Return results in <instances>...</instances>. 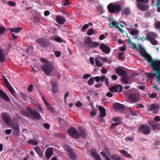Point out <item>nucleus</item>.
Here are the masks:
<instances>
[{
	"instance_id": "6e6d98bb",
	"label": "nucleus",
	"mask_w": 160,
	"mask_h": 160,
	"mask_svg": "<svg viewBox=\"0 0 160 160\" xmlns=\"http://www.w3.org/2000/svg\"><path fill=\"white\" fill-rule=\"evenodd\" d=\"M55 56L57 57H59L61 55V52L59 51H56L54 52Z\"/></svg>"
},
{
	"instance_id": "ea45409f",
	"label": "nucleus",
	"mask_w": 160,
	"mask_h": 160,
	"mask_svg": "<svg viewBox=\"0 0 160 160\" xmlns=\"http://www.w3.org/2000/svg\"><path fill=\"white\" fill-rule=\"evenodd\" d=\"M33 48L32 47H29L27 48L26 51V53L29 55H31L32 53V50Z\"/></svg>"
},
{
	"instance_id": "4c0bfd02",
	"label": "nucleus",
	"mask_w": 160,
	"mask_h": 160,
	"mask_svg": "<svg viewBox=\"0 0 160 160\" xmlns=\"http://www.w3.org/2000/svg\"><path fill=\"white\" fill-rule=\"evenodd\" d=\"M120 152L123 155L125 156L127 158H131L132 156L131 155L129 154L127 152L124 150H121L120 151Z\"/></svg>"
},
{
	"instance_id": "9d476101",
	"label": "nucleus",
	"mask_w": 160,
	"mask_h": 160,
	"mask_svg": "<svg viewBox=\"0 0 160 160\" xmlns=\"http://www.w3.org/2000/svg\"><path fill=\"white\" fill-rule=\"evenodd\" d=\"M138 130L144 134H147L151 132L148 125H144L141 124L139 126Z\"/></svg>"
},
{
	"instance_id": "473e14b6",
	"label": "nucleus",
	"mask_w": 160,
	"mask_h": 160,
	"mask_svg": "<svg viewBox=\"0 0 160 160\" xmlns=\"http://www.w3.org/2000/svg\"><path fill=\"white\" fill-rule=\"evenodd\" d=\"M111 158L113 160H125L123 158H121L120 156L117 154L112 155Z\"/></svg>"
},
{
	"instance_id": "f03ea898",
	"label": "nucleus",
	"mask_w": 160,
	"mask_h": 160,
	"mask_svg": "<svg viewBox=\"0 0 160 160\" xmlns=\"http://www.w3.org/2000/svg\"><path fill=\"white\" fill-rule=\"evenodd\" d=\"M41 68L48 76L50 75L51 72L55 70L54 65L49 61H47L42 65L41 66Z\"/></svg>"
},
{
	"instance_id": "8fccbe9b",
	"label": "nucleus",
	"mask_w": 160,
	"mask_h": 160,
	"mask_svg": "<svg viewBox=\"0 0 160 160\" xmlns=\"http://www.w3.org/2000/svg\"><path fill=\"white\" fill-rule=\"evenodd\" d=\"M94 31L92 28H91L88 30L87 34L88 35L90 36L92 35L94 33Z\"/></svg>"
},
{
	"instance_id": "393cba45",
	"label": "nucleus",
	"mask_w": 160,
	"mask_h": 160,
	"mask_svg": "<svg viewBox=\"0 0 160 160\" xmlns=\"http://www.w3.org/2000/svg\"><path fill=\"white\" fill-rule=\"evenodd\" d=\"M0 97L4 101L9 102L10 99L7 95L2 90L0 89Z\"/></svg>"
},
{
	"instance_id": "cd10ccee",
	"label": "nucleus",
	"mask_w": 160,
	"mask_h": 160,
	"mask_svg": "<svg viewBox=\"0 0 160 160\" xmlns=\"http://www.w3.org/2000/svg\"><path fill=\"white\" fill-rule=\"evenodd\" d=\"M39 45L45 48L49 45V43L47 41H37Z\"/></svg>"
},
{
	"instance_id": "4d7b16f0",
	"label": "nucleus",
	"mask_w": 160,
	"mask_h": 160,
	"mask_svg": "<svg viewBox=\"0 0 160 160\" xmlns=\"http://www.w3.org/2000/svg\"><path fill=\"white\" fill-rule=\"evenodd\" d=\"M151 43L154 45H158L159 44V42H158L157 41H149Z\"/></svg>"
},
{
	"instance_id": "a18cd8bd",
	"label": "nucleus",
	"mask_w": 160,
	"mask_h": 160,
	"mask_svg": "<svg viewBox=\"0 0 160 160\" xmlns=\"http://www.w3.org/2000/svg\"><path fill=\"white\" fill-rule=\"evenodd\" d=\"M100 153L101 154L102 156L106 160H111L107 157V155L105 152H100Z\"/></svg>"
},
{
	"instance_id": "338daca9",
	"label": "nucleus",
	"mask_w": 160,
	"mask_h": 160,
	"mask_svg": "<svg viewBox=\"0 0 160 160\" xmlns=\"http://www.w3.org/2000/svg\"><path fill=\"white\" fill-rule=\"evenodd\" d=\"M33 20L35 22L38 23L39 21V19L38 18L34 17L33 19Z\"/></svg>"
},
{
	"instance_id": "c03bdc74",
	"label": "nucleus",
	"mask_w": 160,
	"mask_h": 160,
	"mask_svg": "<svg viewBox=\"0 0 160 160\" xmlns=\"http://www.w3.org/2000/svg\"><path fill=\"white\" fill-rule=\"evenodd\" d=\"M29 144H32L33 145H36L38 144V142L37 141L33 140H30L28 141Z\"/></svg>"
},
{
	"instance_id": "423d86ee",
	"label": "nucleus",
	"mask_w": 160,
	"mask_h": 160,
	"mask_svg": "<svg viewBox=\"0 0 160 160\" xmlns=\"http://www.w3.org/2000/svg\"><path fill=\"white\" fill-rule=\"evenodd\" d=\"M109 26L111 28H117L122 32H123L122 29V28H120V26L122 28H123L124 26L120 24L118 22L112 21L111 22L109 23Z\"/></svg>"
},
{
	"instance_id": "3c124183",
	"label": "nucleus",
	"mask_w": 160,
	"mask_h": 160,
	"mask_svg": "<svg viewBox=\"0 0 160 160\" xmlns=\"http://www.w3.org/2000/svg\"><path fill=\"white\" fill-rule=\"evenodd\" d=\"M125 56L123 52L120 53L118 55V58L120 60H122L125 58Z\"/></svg>"
},
{
	"instance_id": "aec40b11",
	"label": "nucleus",
	"mask_w": 160,
	"mask_h": 160,
	"mask_svg": "<svg viewBox=\"0 0 160 160\" xmlns=\"http://www.w3.org/2000/svg\"><path fill=\"white\" fill-rule=\"evenodd\" d=\"M158 37L156 33L153 32H149L147 34V36L145 38L148 40H156Z\"/></svg>"
},
{
	"instance_id": "e2e57ef3",
	"label": "nucleus",
	"mask_w": 160,
	"mask_h": 160,
	"mask_svg": "<svg viewBox=\"0 0 160 160\" xmlns=\"http://www.w3.org/2000/svg\"><path fill=\"white\" fill-rule=\"evenodd\" d=\"M138 2V3H147L148 2V0H137Z\"/></svg>"
},
{
	"instance_id": "680f3d73",
	"label": "nucleus",
	"mask_w": 160,
	"mask_h": 160,
	"mask_svg": "<svg viewBox=\"0 0 160 160\" xmlns=\"http://www.w3.org/2000/svg\"><path fill=\"white\" fill-rule=\"evenodd\" d=\"M33 85L32 84H31L28 86V90L29 92H31L33 90Z\"/></svg>"
},
{
	"instance_id": "c756f323",
	"label": "nucleus",
	"mask_w": 160,
	"mask_h": 160,
	"mask_svg": "<svg viewBox=\"0 0 160 160\" xmlns=\"http://www.w3.org/2000/svg\"><path fill=\"white\" fill-rule=\"evenodd\" d=\"M121 12V14H124L126 16H128L130 14L131 11L129 8H125L122 10Z\"/></svg>"
},
{
	"instance_id": "f257e3e1",
	"label": "nucleus",
	"mask_w": 160,
	"mask_h": 160,
	"mask_svg": "<svg viewBox=\"0 0 160 160\" xmlns=\"http://www.w3.org/2000/svg\"><path fill=\"white\" fill-rule=\"evenodd\" d=\"M140 54L147 61L153 72L148 73L147 77L149 78H153L157 74L160 73V61L158 60H153L151 57L146 51L142 49L141 46H140Z\"/></svg>"
},
{
	"instance_id": "c9c22d12",
	"label": "nucleus",
	"mask_w": 160,
	"mask_h": 160,
	"mask_svg": "<svg viewBox=\"0 0 160 160\" xmlns=\"http://www.w3.org/2000/svg\"><path fill=\"white\" fill-rule=\"evenodd\" d=\"M10 30L11 32H15L18 33L20 32L22 30V28L21 27L14 28H11Z\"/></svg>"
},
{
	"instance_id": "a19ab883",
	"label": "nucleus",
	"mask_w": 160,
	"mask_h": 160,
	"mask_svg": "<svg viewBox=\"0 0 160 160\" xmlns=\"http://www.w3.org/2000/svg\"><path fill=\"white\" fill-rule=\"evenodd\" d=\"M94 77H93L90 78L88 81L87 83L89 85H92L94 83Z\"/></svg>"
},
{
	"instance_id": "a211bd4d",
	"label": "nucleus",
	"mask_w": 160,
	"mask_h": 160,
	"mask_svg": "<svg viewBox=\"0 0 160 160\" xmlns=\"http://www.w3.org/2000/svg\"><path fill=\"white\" fill-rule=\"evenodd\" d=\"M51 83L52 84V91L54 93H57L58 91V82L54 79H52L51 80Z\"/></svg>"
},
{
	"instance_id": "09e8293b",
	"label": "nucleus",
	"mask_w": 160,
	"mask_h": 160,
	"mask_svg": "<svg viewBox=\"0 0 160 160\" xmlns=\"http://www.w3.org/2000/svg\"><path fill=\"white\" fill-rule=\"evenodd\" d=\"M120 122H116L115 123H112L110 126V129H113L115 127H116L118 125L120 124Z\"/></svg>"
},
{
	"instance_id": "b1692460",
	"label": "nucleus",
	"mask_w": 160,
	"mask_h": 160,
	"mask_svg": "<svg viewBox=\"0 0 160 160\" xmlns=\"http://www.w3.org/2000/svg\"><path fill=\"white\" fill-rule=\"evenodd\" d=\"M56 20L57 22L60 24H63L66 21L64 17L60 15L56 17Z\"/></svg>"
},
{
	"instance_id": "dca6fc26",
	"label": "nucleus",
	"mask_w": 160,
	"mask_h": 160,
	"mask_svg": "<svg viewBox=\"0 0 160 160\" xmlns=\"http://www.w3.org/2000/svg\"><path fill=\"white\" fill-rule=\"evenodd\" d=\"M139 31L136 29H132L130 31V34L133 36V39L138 40L141 39V40H142V38H140L139 35Z\"/></svg>"
},
{
	"instance_id": "e433bc0d",
	"label": "nucleus",
	"mask_w": 160,
	"mask_h": 160,
	"mask_svg": "<svg viewBox=\"0 0 160 160\" xmlns=\"http://www.w3.org/2000/svg\"><path fill=\"white\" fill-rule=\"evenodd\" d=\"M151 127L153 130H156L157 129V123L153 121L150 122L149 123Z\"/></svg>"
},
{
	"instance_id": "052dcab7",
	"label": "nucleus",
	"mask_w": 160,
	"mask_h": 160,
	"mask_svg": "<svg viewBox=\"0 0 160 160\" xmlns=\"http://www.w3.org/2000/svg\"><path fill=\"white\" fill-rule=\"evenodd\" d=\"M95 63L96 65L99 67L102 66V64L97 59L96 60Z\"/></svg>"
},
{
	"instance_id": "79ce46f5",
	"label": "nucleus",
	"mask_w": 160,
	"mask_h": 160,
	"mask_svg": "<svg viewBox=\"0 0 160 160\" xmlns=\"http://www.w3.org/2000/svg\"><path fill=\"white\" fill-rule=\"evenodd\" d=\"M114 107L120 109H123L124 108V107L123 105L118 103L116 102L114 104Z\"/></svg>"
},
{
	"instance_id": "69168bd1",
	"label": "nucleus",
	"mask_w": 160,
	"mask_h": 160,
	"mask_svg": "<svg viewBox=\"0 0 160 160\" xmlns=\"http://www.w3.org/2000/svg\"><path fill=\"white\" fill-rule=\"evenodd\" d=\"M70 4L69 0H65L63 2V6H66L67 5H70Z\"/></svg>"
},
{
	"instance_id": "2f4dec72",
	"label": "nucleus",
	"mask_w": 160,
	"mask_h": 160,
	"mask_svg": "<svg viewBox=\"0 0 160 160\" xmlns=\"http://www.w3.org/2000/svg\"><path fill=\"white\" fill-rule=\"evenodd\" d=\"M20 95L22 98L25 101H28L29 100H30L31 101L32 100V98L29 97L27 94L21 92Z\"/></svg>"
},
{
	"instance_id": "4468645a",
	"label": "nucleus",
	"mask_w": 160,
	"mask_h": 160,
	"mask_svg": "<svg viewBox=\"0 0 160 160\" xmlns=\"http://www.w3.org/2000/svg\"><path fill=\"white\" fill-rule=\"evenodd\" d=\"M4 82L12 95L15 97H16L17 94L15 92L8 81L7 79L6 78H5L4 79Z\"/></svg>"
},
{
	"instance_id": "13d9d810",
	"label": "nucleus",
	"mask_w": 160,
	"mask_h": 160,
	"mask_svg": "<svg viewBox=\"0 0 160 160\" xmlns=\"http://www.w3.org/2000/svg\"><path fill=\"white\" fill-rule=\"evenodd\" d=\"M129 114L132 116H135L136 115V113L133 112L132 110H129Z\"/></svg>"
},
{
	"instance_id": "a878e982",
	"label": "nucleus",
	"mask_w": 160,
	"mask_h": 160,
	"mask_svg": "<svg viewBox=\"0 0 160 160\" xmlns=\"http://www.w3.org/2000/svg\"><path fill=\"white\" fill-rule=\"evenodd\" d=\"M53 154V149L52 148H48L45 152L46 157L47 159L50 158Z\"/></svg>"
},
{
	"instance_id": "7c9ffc66",
	"label": "nucleus",
	"mask_w": 160,
	"mask_h": 160,
	"mask_svg": "<svg viewBox=\"0 0 160 160\" xmlns=\"http://www.w3.org/2000/svg\"><path fill=\"white\" fill-rule=\"evenodd\" d=\"M100 115L101 117H104L106 115L105 109L102 106H100L99 108Z\"/></svg>"
},
{
	"instance_id": "7ed1b4c3",
	"label": "nucleus",
	"mask_w": 160,
	"mask_h": 160,
	"mask_svg": "<svg viewBox=\"0 0 160 160\" xmlns=\"http://www.w3.org/2000/svg\"><path fill=\"white\" fill-rule=\"evenodd\" d=\"M116 72L117 74L122 77V82L125 84L128 83L129 78L128 75L123 69L121 68H118L116 69Z\"/></svg>"
},
{
	"instance_id": "37998d69",
	"label": "nucleus",
	"mask_w": 160,
	"mask_h": 160,
	"mask_svg": "<svg viewBox=\"0 0 160 160\" xmlns=\"http://www.w3.org/2000/svg\"><path fill=\"white\" fill-rule=\"evenodd\" d=\"M46 106L48 110L52 112H54V108L50 104H48Z\"/></svg>"
},
{
	"instance_id": "39448f33",
	"label": "nucleus",
	"mask_w": 160,
	"mask_h": 160,
	"mask_svg": "<svg viewBox=\"0 0 160 160\" xmlns=\"http://www.w3.org/2000/svg\"><path fill=\"white\" fill-rule=\"evenodd\" d=\"M26 109L29 113L30 117L32 118L38 120L40 119V115L38 112L35 111H32L31 108L29 107H27Z\"/></svg>"
},
{
	"instance_id": "6e6552de",
	"label": "nucleus",
	"mask_w": 160,
	"mask_h": 160,
	"mask_svg": "<svg viewBox=\"0 0 160 160\" xmlns=\"http://www.w3.org/2000/svg\"><path fill=\"white\" fill-rule=\"evenodd\" d=\"M83 43L85 47L88 48H96L100 45L99 42L92 41H85Z\"/></svg>"
},
{
	"instance_id": "5701e85b",
	"label": "nucleus",
	"mask_w": 160,
	"mask_h": 160,
	"mask_svg": "<svg viewBox=\"0 0 160 160\" xmlns=\"http://www.w3.org/2000/svg\"><path fill=\"white\" fill-rule=\"evenodd\" d=\"M91 153L95 160H101L100 155L97 153V151L95 149H92Z\"/></svg>"
},
{
	"instance_id": "9b49d317",
	"label": "nucleus",
	"mask_w": 160,
	"mask_h": 160,
	"mask_svg": "<svg viewBox=\"0 0 160 160\" xmlns=\"http://www.w3.org/2000/svg\"><path fill=\"white\" fill-rule=\"evenodd\" d=\"M9 127L12 128L13 132L15 135H18L19 132V127L18 123L13 122L10 124Z\"/></svg>"
},
{
	"instance_id": "bf43d9fd",
	"label": "nucleus",
	"mask_w": 160,
	"mask_h": 160,
	"mask_svg": "<svg viewBox=\"0 0 160 160\" xmlns=\"http://www.w3.org/2000/svg\"><path fill=\"white\" fill-rule=\"evenodd\" d=\"M8 4L9 5L13 7L15 6L16 5V3L15 2L11 1H8Z\"/></svg>"
},
{
	"instance_id": "0eeeda50",
	"label": "nucleus",
	"mask_w": 160,
	"mask_h": 160,
	"mask_svg": "<svg viewBox=\"0 0 160 160\" xmlns=\"http://www.w3.org/2000/svg\"><path fill=\"white\" fill-rule=\"evenodd\" d=\"M64 148L65 150L67 151L68 153L69 157L72 160H75L76 156L73 150L71 147L67 145L64 146Z\"/></svg>"
},
{
	"instance_id": "4be33fe9",
	"label": "nucleus",
	"mask_w": 160,
	"mask_h": 160,
	"mask_svg": "<svg viewBox=\"0 0 160 160\" xmlns=\"http://www.w3.org/2000/svg\"><path fill=\"white\" fill-rule=\"evenodd\" d=\"M137 7L139 9L143 11L148 10L149 8V6L148 5L140 3H138Z\"/></svg>"
},
{
	"instance_id": "412c9836",
	"label": "nucleus",
	"mask_w": 160,
	"mask_h": 160,
	"mask_svg": "<svg viewBox=\"0 0 160 160\" xmlns=\"http://www.w3.org/2000/svg\"><path fill=\"white\" fill-rule=\"evenodd\" d=\"M128 43L129 44V47L132 48L133 49H136V50H138L139 51V52H140V46H141L142 48V50H144V51H145V50L142 48V46L141 45L138 44V47L136 46V44L133 43L132 42H131V41H128Z\"/></svg>"
},
{
	"instance_id": "1a4fd4ad",
	"label": "nucleus",
	"mask_w": 160,
	"mask_h": 160,
	"mask_svg": "<svg viewBox=\"0 0 160 160\" xmlns=\"http://www.w3.org/2000/svg\"><path fill=\"white\" fill-rule=\"evenodd\" d=\"M68 132L70 136L75 138L78 139L80 137L79 134L77 130L73 128H71L68 129Z\"/></svg>"
},
{
	"instance_id": "f8f14e48",
	"label": "nucleus",
	"mask_w": 160,
	"mask_h": 160,
	"mask_svg": "<svg viewBox=\"0 0 160 160\" xmlns=\"http://www.w3.org/2000/svg\"><path fill=\"white\" fill-rule=\"evenodd\" d=\"M2 118L5 123L8 127L10 124H11L14 122L8 114L6 113H4L3 114Z\"/></svg>"
},
{
	"instance_id": "20e7f679",
	"label": "nucleus",
	"mask_w": 160,
	"mask_h": 160,
	"mask_svg": "<svg viewBox=\"0 0 160 160\" xmlns=\"http://www.w3.org/2000/svg\"><path fill=\"white\" fill-rule=\"evenodd\" d=\"M109 12L111 13L119 12L122 8L121 6L118 4L110 3L107 6Z\"/></svg>"
},
{
	"instance_id": "603ef678",
	"label": "nucleus",
	"mask_w": 160,
	"mask_h": 160,
	"mask_svg": "<svg viewBox=\"0 0 160 160\" xmlns=\"http://www.w3.org/2000/svg\"><path fill=\"white\" fill-rule=\"evenodd\" d=\"M155 27L157 29L159 28H160V22H156L155 24Z\"/></svg>"
},
{
	"instance_id": "ddd939ff",
	"label": "nucleus",
	"mask_w": 160,
	"mask_h": 160,
	"mask_svg": "<svg viewBox=\"0 0 160 160\" xmlns=\"http://www.w3.org/2000/svg\"><path fill=\"white\" fill-rule=\"evenodd\" d=\"M94 79L97 82H99L100 81L102 82H105V83L107 86H108V80L105 76H103L101 77L96 76L94 77Z\"/></svg>"
},
{
	"instance_id": "c85d7f7f",
	"label": "nucleus",
	"mask_w": 160,
	"mask_h": 160,
	"mask_svg": "<svg viewBox=\"0 0 160 160\" xmlns=\"http://www.w3.org/2000/svg\"><path fill=\"white\" fill-rule=\"evenodd\" d=\"M158 106L154 104H152L149 108V110L150 111H153L154 113H156L158 111Z\"/></svg>"
},
{
	"instance_id": "f704fd0d",
	"label": "nucleus",
	"mask_w": 160,
	"mask_h": 160,
	"mask_svg": "<svg viewBox=\"0 0 160 160\" xmlns=\"http://www.w3.org/2000/svg\"><path fill=\"white\" fill-rule=\"evenodd\" d=\"M79 135L83 138H86L87 137V135L86 132V131L83 129H79Z\"/></svg>"
},
{
	"instance_id": "2eb2a0df",
	"label": "nucleus",
	"mask_w": 160,
	"mask_h": 160,
	"mask_svg": "<svg viewBox=\"0 0 160 160\" xmlns=\"http://www.w3.org/2000/svg\"><path fill=\"white\" fill-rule=\"evenodd\" d=\"M130 101L132 102H138L139 99V94L138 93L130 94L129 96Z\"/></svg>"
},
{
	"instance_id": "58836bf2",
	"label": "nucleus",
	"mask_w": 160,
	"mask_h": 160,
	"mask_svg": "<svg viewBox=\"0 0 160 160\" xmlns=\"http://www.w3.org/2000/svg\"><path fill=\"white\" fill-rule=\"evenodd\" d=\"M120 152L123 155L125 156L127 158H131L132 156L131 155L129 154L127 152L124 150H121L120 151Z\"/></svg>"
},
{
	"instance_id": "de8ad7c7",
	"label": "nucleus",
	"mask_w": 160,
	"mask_h": 160,
	"mask_svg": "<svg viewBox=\"0 0 160 160\" xmlns=\"http://www.w3.org/2000/svg\"><path fill=\"white\" fill-rule=\"evenodd\" d=\"M157 2L156 6L157 8V12H160V0H157Z\"/></svg>"
},
{
	"instance_id": "864d4df0",
	"label": "nucleus",
	"mask_w": 160,
	"mask_h": 160,
	"mask_svg": "<svg viewBox=\"0 0 160 160\" xmlns=\"http://www.w3.org/2000/svg\"><path fill=\"white\" fill-rule=\"evenodd\" d=\"M75 105L78 108H81L82 106V104L80 101H78L75 103Z\"/></svg>"
},
{
	"instance_id": "5fc2aeb1",
	"label": "nucleus",
	"mask_w": 160,
	"mask_h": 160,
	"mask_svg": "<svg viewBox=\"0 0 160 160\" xmlns=\"http://www.w3.org/2000/svg\"><path fill=\"white\" fill-rule=\"evenodd\" d=\"M89 27L88 24H85L84 25L82 28V32H84L85 30L88 28Z\"/></svg>"
},
{
	"instance_id": "49530a36",
	"label": "nucleus",
	"mask_w": 160,
	"mask_h": 160,
	"mask_svg": "<svg viewBox=\"0 0 160 160\" xmlns=\"http://www.w3.org/2000/svg\"><path fill=\"white\" fill-rule=\"evenodd\" d=\"M6 31V28L0 25V35L4 33Z\"/></svg>"
},
{
	"instance_id": "6ab92c4d",
	"label": "nucleus",
	"mask_w": 160,
	"mask_h": 160,
	"mask_svg": "<svg viewBox=\"0 0 160 160\" xmlns=\"http://www.w3.org/2000/svg\"><path fill=\"white\" fill-rule=\"evenodd\" d=\"M100 48L102 51L106 54H108L110 52L111 50L110 48L103 43L100 45Z\"/></svg>"
},
{
	"instance_id": "f3484780",
	"label": "nucleus",
	"mask_w": 160,
	"mask_h": 160,
	"mask_svg": "<svg viewBox=\"0 0 160 160\" xmlns=\"http://www.w3.org/2000/svg\"><path fill=\"white\" fill-rule=\"evenodd\" d=\"M122 87L121 85H118L112 86L109 88V90L112 92H121L122 90Z\"/></svg>"
},
{
	"instance_id": "bb28decb",
	"label": "nucleus",
	"mask_w": 160,
	"mask_h": 160,
	"mask_svg": "<svg viewBox=\"0 0 160 160\" xmlns=\"http://www.w3.org/2000/svg\"><path fill=\"white\" fill-rule=\"evenodd\" d=\"M4 50L0 48V63L3 62L5 61V57L4 55Z\"/></svg>"
},
{
	"instance_id": "72a5a7b5",
	"label": "nucleus",
	"mask_w": 160,
	"mask_h": 160,
	"mask_svg": "<svg viewBox=\"0 0 160 160\" xmlns=\"http://www.w3.org/2000/svg\"><path fill=\"white\" fill-rule=\"evenodd\" d=\"M34 149L40 157H42L43 156V153L41 152L40 148L38 146H36L34 148Z\"/></svg>"
},
{
	"instance_id": "0e129e2a",
	"label": "nucleus",
	"mask_w": 160,
	"mask_h": 160,
	"mask_svg": "<svg viewBox=\"0 0 160 160\" xmlns=\"http://www.w3.org/2000/svg\"><path fill=\"white\" fill-rule=\"evenodd\" d=\"M102 84L101 82H100L98 84L94 85V87L96 88H99L102 87Z\"/></svg>"
},
{
	"instance_id": "774afa93",
	"label": "nucleus",
	"mask_w": 160,
	"mask_h": 160,
	"mask_svg": "<svg viewBox=\"0 0 160 160\" xmlns=\"http://www.w3.org/2000/svg\"><path fill=\"white\" fill-rule=\"evenodd\" d=\"M157 97V94L155 93H153L149 95L151 98H155Z\"/></svg>"
}]
</instances>
